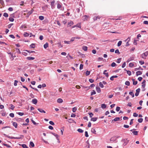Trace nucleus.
<instances>
[{
    "instance_id": "0e129e2a",
    "label": "nucleus",
    "mask_w": 148,
    "mask_h": 148,
    "mask_svg": "<svg viewBox=\"0 0 148 148\" xmlns=\"http://www.w3.org/2000/svg\"><path fill=\"white\" fill-rule=\"evenodd\" d=\"M103 74L105 75L106 77H108V73H105L104 72H103Z\"/></svg>"
},
{
    "instance_id": "a18cd8bd",
    "label": "nucleus",
    "mask_w": 148,
    "mask_h": 148,
    "mask_svg": "<svg viewBox=\"0 0 148 148\" xmlns=\"http://www.w3.org/2000/svg\"><path fill=\"white\" fill-rule=\"evenodd\" d=\"M10 106H11L10 109L13 110L15 107L14 106H13L12 104H10Z\"/></svg>"
},
{
    "instance_id": "7c9ffc66",
    "label": "nucleus",
    "mask_w": 148,
    "mask_h": 148,
    "mask_svg": "<svg viewBox=\"0 0 148 148\" xmlns=\"http://www.w3.org/2000/svg\"><path fill=\"white\" fill-rule=\"evenodd\" d=\"M122 43V42L120 40V41H119V42H118L117 44V46L118 47H119L121 45Z\"/></svg>"
},
{
    "instance_id": "c03bdc74",
    "label": "nucleus",
    "mask_w": 148,
    "mask_h": 148,
    "mask_svg": "<svg viewBox=\"0 0 148 148\" xmlns=\"http://www.w3.org/2000/svg\"><path fill=\"white\" fill-rule=\"evenodd\" d=\"M3 145L4 146H6L7 147L11 148V147L10 145H9L8 144H3Z\"/></svg>"
},
{
    "instance_id": "7ed1b4c3",
    "label": "nucleus",
    "mask_w": 148,
    "mask_h": 148,
    "mask_svg": "<svg viewBox=\"0 0 148 148\" xmlns=\"http://www.w3.org/2000/svg\"><path fill=\"white\" fill-rule=\"evenodd\" d=\"M148 55V52H146L142 54V57L143 58L145 59L146 57Z\"/></svg>"
},
{
    "instance_id": "e2e57ef3",
    "label": "nucleus",
    "mask_w": 148,
    "mask_h": 148,
    "mask_svg": "<svg viewBox=\"0 0 148 148\" xmlns=\"http://www.w3.org/2000/svg\"><path fill=\"white\" fill-rule=\"evenodd\" d=\"M89 82L91 83H92L94 82V80L91 79H89Z\"/></svg>"
},
{
    "instance_id": "6e6552de",
    "label": "nucleus",
    "mask_w": 148,
    "mask_h": 148,
    "mask_svg": "<svg viewBox=\"0 0 148 148\" xmlns=\"http://www.w3.org/2000/svg\"><path fill=\"white\" fill-rule=\"evenodd\" d=\"M37 99H33L32 101V103L35 104H36L37 103Z\"/></svg>"
},
{
    "instance_id": "0eeeda50",
    "label": "nucleus",
    "mask_w": 148,
    "mask_h": 148,
    "mask_svg": "<svg viewBox=\"0 0 148 148\" xmlns=\"http://www.w3.org/2000/svg\"><path fill=\"white\" fill-rule=\"evenodd\" d=\"M135 130V129H133V130H130L132 132L134 135H138V132L136 131H132L133 130Z\"/></svg>"
},
{
    "instance_id": "f8f14e48",
    "label": "nucleus",
    "mask_w": 148,
    "mask_h": 148,
    "mask_svg": "<svg viewBox=\"0 0 148 148\" xmlns=\"http://www.w3.org/2000/svg\"><path fill=\"white\" fill-rule=\"evenodd\" d=\"M58 3L57 4V8L58 9H60L61 8L62 5H61V3H60L59 2H58Z\"/></svg>"
},
{
    "instance_id": "2eb2a0df",
    "label": "nucleus",
    "mask_w": 148,
    "mask_h": 148,
    "mask_svg": "<svg viewBox=\"0 0 148 148\" xmlns=\"http://www.w3.org/2000/svg\"><path fill=\"white\" fill-rule=\"evenodd\" d=\"M100 18V17L99 16H95L93 17V19H94V20H97L98 19H99Z\"/></svg>"
},
{
    "instance_id": "4d7b16f0",
    "label": "nucleus",
    "mask_w": 148,
    "mask_h": 148,
    "mask_svg": "<svg viewBox=\"0 0 148 148\" xmlns=\"http://www.w3.org/2000/svg\"><path fill=\"white\" fill-rule=\"evenodd\" d=\"M145 85H146L145 84H142V87L144 89L143 90V91L145 90Z\"/></svg>"
},
{
    "instance_id": "603ef678",
    "label": "nucleus",
    "mask_w": 148,
    "mask_h": 148,
    "mask_svg": "<svg viewBox=\"0 0 148 148\" xmlns=\"http://www.w3.org/2000/svg\"><path fill=\"white\" fill-rule=\"evenodd\" d=\"M31 121H32V123H33V124L34 125H36V124H37V125L38 124V123H37L32 119H31Z\"/></svg>"
},
{
    "instance_id": "f257e3e1",
    "label": "nucleus",
    "mask_w": 148,
    "mask_h": 148,
    "mask_svg": "<svg viewBox=\"0 0 148 148\" xmlns=\"http://www.w3.org/2000/svg\"><path fill=\"white\" fill-rule=\"evenodd\" d=\"M121 142L123 143V146L126 145L128 143L129 140L127 139H123L121 140Z\"/></svg>"
},
{
    "instance_id": "8fccbe9b",
    "label": "nucleus",
    "mask_w": 148,
    "mask_h": 148,
    "mask_svg": "<svg viewBox=\"0 0 148 148\" xmlns=\"http://www.w3.org/2000/svg\"><path fill=\"white\" fill-rule=\"evenodd\" d=\"M9 116L10 117H12V118H13L14 116V114L13 113H11L10 114Z\"/></svg>"
},
{
    "instance_id": "79ce46f5",
    "label": "nucleus",
    "mask_w": 148,
    "mask_h": 148,
    "mask_svg": "<svg viewBox=\"0 0 148 148\" xmlns=\"http://www.w3.org/2000/svg\"><path fill=\"white\" fill-rule=\"evenodd\" d=\"M127 73L130 76L131 75V72L130 71H126Z\"/></svg>"
},
{
    "instance_id": "3c124183",
    "label": "nucleus",
    "mask_w": 148,
    "mask_h": 148,
    "mask_svg": "<svg viewBox=\"0 0 148 148\" xmlns=\"http://www.w3.org/2000/svg\"><path fill=\"white\" fill-rule=\"evenodd\" d=\"M115 53H118L119 54L120 53V52H119V50L118 49H116L115 51Z\"/></svg>"
},
{
    "instance_id": "69168bd1",
    "label": "nucleus",
    "mask_w": 148,
    "mask_h": 148,
    "mask_svg": "<svg viewBox=\"0 0 148 148\" xmlns=\"http://www.w3.org/2000/svg\"><path fill=\"white\" fill-rule=\"evenodd\" d=\"M85 136L86 137H88V132H87V131H86L85 132Z\"/></svg>"
},
{
    "instance_id": "4468645a",
    "label": "nucleus",
    "mask_w": 148,
    "mask_h": 148,
    "mask_svg": "<svg viewBox=\"0 0 148 148\" xmlns=\"http://www.w3.org/2000/svg\"><path fill=\"white\" fill-rule=\"evenodd\" d=\"M57 101L58 103H61L62 102L63 100L61 98H59L57 99Z\"/></svg>"
},
{
    "instance_id": "aec40b11",
    "label": "nucleus",
    "mask_w": 148,
    "mask_h": 148,
    "mask_svg": "<svg viewBox=\"0 0 148 148\" xmlns=\"http://www.w3.org/2000/svg\"><path fill=\"white\" fill-rule=\"evenodd\" d=\"M13 125L15 128H17V123L15 122H14L13 123Z\"/></svg>"
},
{
    "instance_id": "b1692460",
    "label": "nucleus",
    "mask_w": 148,
    "mask_h": 148,
    "mask_svg": "<svg viewBox=\"0 0 148 148\" xmlns=\"http://www.w3.org/2000/svg\"><path fill=\"white\" fill-rule=\"evenodd\" d=\"M82 49L85 51H86L88 49V47H87L86 46H83L82 47Z\"/></svg>"
},
{
    "instance_id": "052dcab7",
    "label": "nucleus",
    "mask_w": 148,
    "mask_h": 148,
    "mask_svg": "<svg viewBox=\"0 0 148 148\" xmlns=\"http://www.w3.org/2000/svg\"><path fill=\"white\" fill-rule=\"evenodd\" d=\"M139 62L141 65H143L144 64V62L143 61H140Z\"/></svg>"
},
{
    "instance_id": "1a4fd4ad",
    "label": "nucleus",
    "mask_w": 148,
    "mask_h": 148,
    "mask_svg": "<svg viewBox=\"0 0 148 148\" xmlns=\"http://www.w3.org/2000/svg\"><path fill=\"white\" fill-rule=\"evenodd\" d=\"M142 72L140 71H138L136 72V75L137 76L141 75L142 74Z\"/></svg>"
},
{
    "instance_id": "c85d7f7f",
    "label": "nucleus",
    "mask_w": 148,
    "mask_h": 148,
    "mask_svg": "<svg viewBox=\"0 0 148 148\" xmlns=\"http://www.w3.org/2000/svg\"><path fill=\"white\" fill-rule=\"evenodd\" d=\"M77 131L80 133H83L84 132L83 130L80 128L78 129Z\"/></svg>"
},
{
    "instance_id": "a211bd4d",
    "label": "nucleus",
    "mask_w": 148,
    "mask_h": 148,
    "mask_svg": "<svg viewBox=\"0 0 148 148\" xmlns=\"http://www.w3.org/2000/svg\"><path fill=\"white\" fill-rule=\"evenodd\" d=\"M97 117L92 118L91 119V121H97Z\"/></svg>"
},
{
    "instance_id": "72a5a7b5",
    "label": "nucleus",
    "mask_w": 148,
    "mask_h": 148,
    "mask_svg": "<svg viewBox=\"0 0 148 148\" xmlns=\"http://www.w3.org/2000/svg\"><path fill=\"white\" fill-rule=\"evenodd\" d=\"M125 84L126 85L129 86L130 85V82L129 81H126L125 82Z\"/></svg>"
},
{
    "instance_id": "9d476101",
    "label": "nucleus",
    "mask_w": 148,
    "mask_h": 148,
    "mask_svg": "<svg viewBox=\"0 0 148 148\" xmlns=\"http://www.w3.org/2000/svg\"><path fill=\"white\" fill-rule=\"evenodd\" d=\"M120 119L119 117H116L114 119V120H113L112 121V122L113 121H119V120Z\"/></svg>"
},
{
    "instance_id": "f3484780",
    "label": "nucleus",
    "mask_w": 148,
    "mask_h": 148,
    "mask_svg": "<svg viewBox=\"0 0 148 148\" xmlns=\"http://www.w3.org/2000/svg\"><path fill=\"white\" fill-rule=\"evenodd\" d=\"M132 80L133 82V84L134 85H136L137 84V81H135L134 79H132Z\"/></svg>"
},
{
    "instance_id": "39448f33",
    "label": "nucleus",
    "mask_w": 148,
    "mask_h": 148,
    "mask_svg": "<svg viewBox=\"0 0 148 148\" xmlns=\"http://www.w3.org/2000/svg\"><path fill=\"white\" fill-rule=\"evenodd\" d=\"M55 2V1L54 0L52 1L51 2V8L52 9H53L55 8L54 3Z\"/></svg>"
},
{
    "instance_id": "6ab92c4d",
    "label": "nucleus",
    "mask_w": 148,
    "mask_h": 148,
    "mask_svg": "<svg viewBox=\"0 0 148 148\" xmlns=\"http://www.w3.org/2000/svg\"><path fill=\"white\" fill-rule=\"evenodd\" d=\"M49 46L48 43L46 42L45 44L44 45V47L45 49H46Z\"/></svg>"
},
{
    "instance_id": "a878e982",
    "label": "nucleus",
    "mask_w": 148,
    "mask_h": 148,
    "mask_svg": "<svg viewBox=\"0 0 148 148\" xmlns=\"http://www.w3.org/2000/svg\"><path fill=\"white\" fill-rule=\"evenodd\" d=\"M23 35L25 37H28L29 36V34L27 32H24Z\"/></svg>"
},
{
    "instance_id": "4be33fe9",
    "label": "nucleus",
    "mask_w": 148,
    "mask_h": 148,
    "mask_svg": "<svg viewBox=\"0 0 148 148\" xmlns=\"http://www.w3.org/2000/svg\"><path fill=\"white\" fill-rule=\"evenodd\" d=\"M30 47L31 48H34L35 47V44L32 43V44L30 45Z\"/></svg>"
},
{
    "instance_id": "4c0bfd02",
    "label": "nucleus",
    "mask_w": 148,
    "mask_h": 148,
    "mask_svg": "<svg viewBox=\"0 0 148 148\" xmlns=\"http://www.w3.org/2000/svg\"><path fill=\"white\" fill-rule=\"evenodd\" d=\"M96 94V92L95 90H93L91 92V95H95Z\"/></svg>"
},
{
    "instance_id": "393cba45",
    "label": "nucleus",
    "mask_w": 148,
    "mask_h": 148,
    "mask_svg": "<svg viewBox=\"0 0 148 148\" xmlns=\"http://www.w3.org/2000/svg\"><path fill=\"white\" fill-rule=\"evenodd\" d=\"M89 17L87 15H84L83 16V19L84 20H87V18H88Z\"/></svg>"
},
{
    "instance_id": "c756f323",
    "label": "nucleus",
    "mask_w": 148,
    "mask_h": 148,
    "mask_svg": "<svg viewBox=\"0 0 148 148\" xmlns=\"http://www.w3.org/2000/svg\"><path fill=\"white\" fill-rule=\"evenodd\" d=\"M39 19L40 20L42 21L44 19V18L43 16H39Z\"/></svg>"
},
{
    "instance_id": "473e14b6",
    "label": "nucleus",
    "mask_w": 148,
    "mask_h": 148,
    "mask_svg": "<svg viewBox=\"0 0 148 148\" xmlns=\"http://www.w3.org/2000/svg\"><path fill=\"white\" fill-rule=\"evenodd\" d=\"M99 86L101 88H103L104 87L103 84L102 83V82H100L99 83Z\"/></svg>"
},
{
    "instance_id": "f704fd0d",
    "label": "nucleus",
    "mask_w": 148,
    "mask_h": 148,
    "mask_svg": "<svg viewBox=\"0 0 148 148\" xmlns=\"http://www.w3.org/2000/svg\"><path fill=\"white\" fill-rule=\"evenodd\" d=\"M143 119L142 118H139L138 119V121L139 123H141L143 122Z\"/></svg>"
},
{
    "instance_id": "49530a36",
    "label": "nucleus",
    "mask_w": 148,
    "mask_h": 148,
    "mask_svg": "<svg viewBox=\"0 0 148 148\" xmlns=\"http://www.w3.org/2000/svg\"><path fill=\"white\" fill-rule=\"evenodd\" d=\"M25 51H27V52L29 53H35V51H29V50H25Z\"/></svg>"
},
{
    "instance_id": "cd10ccee",
    "label": "nucleus",
    "mask_w": 148,
    "mask_h": 148,
    "mask_svg": "<svg viewBox=\"0 0 148 148\" xmlns=\"http://www.w3.org/2000/svg\"><path fill=\"white\" fill-rule=\"evenodd\" d=\"M86 143L87 144L86 146V147H87L86 148H89L90 144H89L88 141H87L86 142Z\"/></svg>"
},
{
    "instance_id": "9b49d317",
    "label": "nucleus",
    "mask_w": 148,
    "mask_h": 148,
    "mask_svg": "<svg viewBox=\"0 0 148 148\" xmlns=\"http://www.w3.org/2000/svg\"><path fill=\"white\" fill-rule=\"evenodd\" d=\"M20 137H14V139H22L24 137V136L22 135H20Z\"/></svg>"
},
{
    "instance_id": "680f3d73",
    "label": "nucleus",
    "mask_w": 148,
    "mask_h": 148,
    "mask_svg": "<svg viewBox=\"0 0 148 148\" xmlns=\"http://www.w3.org/2000/svg\"><path fill=\"white\" fill-rule=\"evenodd\" d=\"M51 133L53 135L55 136L56 138H57L58 137V135L57 134H55V133L53 132H52Z\"/></svg>"
},
{
    "instance_id": "de8ad7c7",
    "label": "nucleus",
    "mask_w": 148,
    "mask_h": 148,
    "mask_svg": "<svg viewBox=\"0 0 148 148\" xmlns=\"http://www.w3.org/2000/svg\"><path fill=\"white\" fill-rule=\"evenodd\" d=\"M9 20L11 22H13L14 21V19L11 17H10L9 18Z\"/></svg>"
},
{
    "instance_id": "5701e85b",
    "label": "nucleus",
    "mask_w": 148,
    "mask_h": 148,
    "mask_svg": "<svg viewBox=\"0 0 148 148\" xmlns=\"http://www.w3.org/2000/svg\"><path fill=\"white\" fill-rule=\"evenodd\" d=\"M91 131L93 133L96 134V131L95 128H92L91 129Z\"/></svg>"
},
{
    "instance_id": "c9c22d12",
    "label": "nucleus",
    "mask_w": 148,
    "mask_h": 148,
    "mask_svg": "<svg viewBox=\"0 0 148 148\" xmlns=\"http://www.w3.org/2000/svg\"><path fill=\"white\" fill-rule=\"evenodd\" d=\"M30 145L32 147H33L34 146V144L32 142H30Z\"/></svg>"
},
{
    "instance_id": "a19ab883",
    "label": "nucleus",
    "mask_w": 148,
    "mask_h": 148,
    "mask_svg": "<svg viewBox=\"0 0 148 148\" xmlns=\"http://www.w3.org/2000/svg\"><path fill=\"white\" fill-rule=\"evenodd\" d=\"M18 82V81L16 80H14V85L16 86L17 85V83Z\"/></svg>"
},
{
    "instance_id": "37998d69",
    "label": "nucleus",
    "mask_w": 148,
    "mask_h": 148,
    "mask_svg": "<svg viewBox=\"0 0 148 148\" xmlns=\"http://www.w3.org/2000/svg\"><path fill=\"white\" fill-rule=\"evenodd\" d=\"M3 16L5 17H8V15L7 13L5 12L3 14Z\"/></svg>"
},
{
    "instance_id": "5fc2aeb1",
    "label": "nucleus",
    "mask_w": 148,
    "mask_h": 148,
    "mask_svg": "<svg viewBox=\"0 0 148 148\" xmlns=\"http://www.w3.org/2000/svg\"><path fill=\"white\" fill-rule=\"evenodd\" d=\"M116 65V63L114 62H112L111 64V66H112V67H114Z\"/></svg>"
},
{
    "instance_id": "ddd939ff",
    "label": "nucleus",
    "mask_w": 148,
    "mask_h": 148,
    "mask_svg": "<svg viewBox=\"0 0 148 148\" xmlns=\"http://www.w3.org/2000/svg\"><path fill=\"white\" fill-rule=\"evenodd\" d=\"M38 110L40 112L45 113L46 112L44 111L42 109L38 108Z\"/></svg>"
},
{
    "instance_id": "864d4df0",
    "label": "nucleus",
    "mask_w": 148,
    "mask_h": 148,
    "mask_svg": "<svg viewBox=\"0 0 148 148\" xmlns=\"http://www.w3.org/2000/svg\"><path fill=\"white\" fill-rule=\"evenodd\" d=\"M88 114L89 115L90 117L91 118L93 115V114L92 112H89Z\"/></svg>"
},
{
    "instance_id": "e433bc0d",
    "label": "nucleus",
    "mask_w": 148,
    "mask_h": 148,
    "mask_svg": "<svg viewBox=\"0 0 148 148\" xmlns=\"http://www.w3.org/2000/svg\"><path fill=\"white\" fill-rule=\"evenodd\" d=\"M129 94L131 95L132 96V97H134V94L132 92H129Z\"/></svg>"
},
{
    "instance_id": "13d9d810",
    "label": "nucleus",
    "mask_w": 148,
    "mask_h": 148,
    "mask_svg": "<svg viewBox=\"0 0 148 148\" xmlns=\"http://www.w3.org/2000/svg\"><path fill=\"white\" fill-rule=\"evenodd\" d=\"M120 109V107L117 106L116 107V111L118 112L119 111Z\"/></svg>"
},
{
    "instance_id": "423d86ee",
    "label": "nucleus",
    "mask_w": 148,
    "mask_h": 148,
    "mask_svg": "<svg viewBox=\"0 0 148 148\" xmlns=\"http://www.w3.org/2000/svg\"><path fill=\"white\" fill-rule=\"evenodd\" d=\"M140 89L139 88L136 90V92L135 94V95L136 96H137L138 95L140 91Z\"/></svg>"
},
{
    "instance_id": "ea45409f",
    "label": "nucleus",
    "mask_w": 148,
    "mask_h": 148,
    "mask_svg": "<svg viewBox=\"0 0 148 148\" xmlns=\"http://www.w3.org/2000/svg\"><path fill=\"white\" fill-rule=\"evenodd\" d=\"M90 71H87L86 72V76L88 75H90Z\"/></svg>"
},
{
    "instance_id": "58836bf2",
    "label": "nucleus",
    "mask_w": 148,
    "mask_h": 148,
    "mask_svg": "<svg viewBox=\"0 0 148 148\" xmlns=\"http://www.w3.org/2000/svg\"><path fill=\"white\" fill-rule=\"evenodd\" d=\"M77 110V108L76 107H74L73 108L72 111L73 112H76Z\"/></svg>"
},
{
    "instance_id": "774afa93",
    "label": "nucleus",
    "mask_w": 148,
    "mask_h": 148,
    "mask_svg": "<svg viewBox=\"0 0 148 148\" xmlns=\"http://www.w3.org/2000/svg\"><path fill=\"white\" fill-rule=\"evenodd\" d=\"M21 27L23 28H25V29L27 27L26 26V25H22Z\"/></svg>"
},
{
    "instance_id": "f03ea898",
    "label": "nucleus",
    "mask_w": 148,
    "mask_h": 148,
    "mask_svg": "<svg viewBox=\"0 0 148 148\" xmlns=\"http://www.w3.org/2000/svg\"><path fill=\"white\" fill-rule=\"evenodd\" d=\"M110 141L111 143H116L117 142V140H116V136H114L112 137L110 139Z\"/></svg>"
},
{
    "instance_id": "bf43d9fd",
    "label": "nucleus",
    "mask_w": 148,
    "mask_h": 148,
    "mask_svg": "<svg viewBox=\"0 0 148 148\" xmlns=\"http://www.w3.org/2000/svg\"><path fill=\"white\" fill-rule=\"evenodd\" d=\"M83 65L82 64H81L80 66L79 69L80 70H82L83 68Z\"/></svg>"
},
{
    "instance_id": "2f4dec72",
    "label": "nucleus",
    "mask_w": 148,
    "mask_h": 148,
    "mask_svg": "<svg viewBox=\"0 0 148 148\" xmlns=\"http://www.w3.org/2000/svg\"><path fill=\"white\" fill-rule=\"evenodd\" d=\"M73 24V21H71L70 22L68 23V25H69L70 26H71Z\"/></svg>"
},
{
    "instance_id": "6e6d98bb",
    "label": "nucleus",
    "mask_w": 148,
    "mask_h": 148,
    "mask_svg": "<svg viewBox=\"0 0 148 148\" xmlns=\"http://www.w3.org/2000/svg\"><path fill=\"white\" fill-rule=\"evenodd\" d=\"M13 25V23H11L9 24L8 26V28L9 29Z\"/></svg>"
},
{
    "instance_id": "bb28decb",
    "label": "nucleus",
    "mask_w": 148,
    "mask_h": 148,
    "mask_svg": "<svg viewBox=\"0 0 148 148\" xmlns=\"http://www.w3.org/2000/svg\"><path fill=\"white\" fill-rule=\"evenodd\" d=\"M101 108L103 109H105L106 108V105L104 104H103L101 105Z\"/></svg>"
},
{
    "instance_id": "412c9836",
    "label": "nucleus",
    "mask_w": 148,
    "mask_h": 148,
    "mask_svg": "<svg viewBox=\"0 0 148 148\" xmlns=\"http://www.w3.org/2000/svg\"><path fill=\"white\" fill-rule=\"evenodd\" d=\"M27 59L28 60H33L35 58L32 57H27Z\"/></svg>"
},
{
    "instance_id": "09e8293b",
    "label": "nucleus",
    "mask_w": 148,
    "mask_h": 148,
    "mask_svg": "<svg viewBox=\"0 0 148 148\" xmlns=\"http://www.w3.org/2000/svg\"><path fill=\"white\" fill-rule=\"evenodd\" d=\"M22 146L23 148H27L28 147L27 145L25 144L22 145Z\"/></svg>"
},
{
    "instance_id": "20e7f679",
    "label": "nucleus",
    "mask_w": 148,
    "mask_h": 148,
    "mask_svg": "<svg viewBox=\"0 0 148 148\" xmlns=\"http://www.w3.org/2000/svg\"><path fill=\"white\" fill-rule=\"evenodd\" d=\"M33 11L34 10L33 9H32L30 11H29L28 12L27 15L26 16V17L27 18L32 13Z\"/></svg>"
},
{
    "instance_id": "dca6fc26",
    "label": "nucleus",
    "mask_w": 148,
    "mask_h": 148,
    "mask_svg": "<svg viewBox=\"0 0 148 148\" xmlns=\"http://www.w3.org/2000/svg\"><path fill=\"white\" fill-rule=\"evenodd\" d=\"M96 90L97 91L98 93H100L101 92V90L100 88L99 87H96Z\"/></svg>"
},
{
    "instance_id": "338daca9",
    "label": "nucleus",
    "mask_w": 148,
    "mask_h": 148,
    "mask_svg": "<svg viewBox=\"0 0 148 148\" xmlns=\"http://www.w3.org/2000/svg\"><path fill=\"white\" fill-rule=\"evenodd\" d=\"M49 123L50 124L52 125H54V123H53V122L52 121H50L49 122Z\"/></svg>"
}]
</instances>
